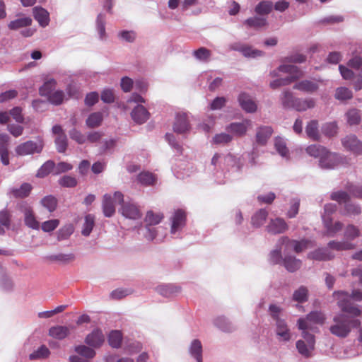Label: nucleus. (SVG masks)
I'll return each instance as SVG.
<instances>
[{
    "mask_svg": "<svg viewBox=\"0 0 362 362\" xmlns=\"http://www.w3.org/2000/svg\"><path fill=\"white\" fill-rule=\"evenodd\" d=\"M183 228H134L139 238L144 241L160 243L169 233L173 238L182 237Z\"/></svg>",
    "mask_w": 362,
    "mask_h": 362,
    "instance_id": "1",
    "label": "nucleus"
},
{
    "mask_svg": "<svg viewBox=\"0 0 362 362\" xmlns=\"http://www.w3.org/2000/svg\"><path fill=\"white\" fill-rule=\"evenodd\" d=\"M334 298L337 300V304L341 310L349 314L352 317H358L361 314V310L354 305L351 300L355 301L362 300V291L358 289L353 290L351 294L348 292L339 291L334 293Z\"/></svg>",
    "mask_w": 362,
    "mask_h": 362,
    "instance_id": "2",
    "label": "nucleus"
},
{
    "mask_svg": "<svg viewBox=\"0 0 362 362\" xmlns=\"http://www.w3.org/2000/svg\"><path fill=\"white\" fill-rule=\"evenodd\" d=\"M334 324L330 327V332L340 338L346 337L352 328L360 326L361 321L358 319H351L344 314H337L333 318Z\"/></svg>",
    "mask_w": 362,
    "mask_h": 362,
    "instance_id": "3",
    "label": "nucleus"
},
{
    "mask_svg": "<svg viewBox=\"0 0 362 362\" xmlns=\"http://www.w3.org/2000/svg\"><path fill=\"white\" fill-rule=\"evenodd\" d=\"M279 71L290 74L289 76L284 78H279L270 83V87L273 89L282 86H286L298 80L303 76V71L296 66L291 64H284L279 67Z\"/></svg>",
    "mask_w": 362,
    "mask_h": 362,
    "instance_id": "4",
    "label": "nucleus"
},
{
    "mask_svg": "<svg viewBox=\"0 0 362 362\" xmlns=\"http://www.w3.org/2000/svg\"><path fill=\"white\" fill-rule=\"evenodd\" d=\"M306 152L311 156L320 158V165L322 168L330 169L334 164L327 163V159L335 160L338 158L337 153L329 152L325 147L318 144L310 145L307 147Z\"/></svg>",
    "mask_w": 362,
    "mask_h": 362,
    "instance_id": "5",
    "label": "nucleus"
},
{
    "mask_svg": "<svg viewBox=\"0 0 362 362\" xmlns=\"http://www.w3.org/2000/svg\"><path fill=\"white\" fill-rule=\"evenodd\" d=\"M302 339H298L296 346L299 354L305 358L313 356L315 346V336L308 331L302 330Z\"/></svg>",
    "mask_w": 362,
    "mask_h": 362,
    "instance_id": "6",
    "label": "nucleus"
},
{
    "mask_svg": "<svg viewBox=\"0 0 362 362\" xmlns=\"http://www.w3.org/2000/svg\"><path fill=\"white\" fill-rule=\"evenodd\" d=\"M325 320V316L322 312L312 311L307 315L305 318H299L297 322V325L300 330H313V325H322Z\"/></svg>",
    "mask_w": 362,
    "mask_h": 362,
    "instance_id": "7",
    "label": "nucleus"
},
{
    "mask_svg": "<svg viewBox=\"0 0 362 362\" xmlns=\"http://www.w3.org/2000/svg\"><path fill=\"white\" fill-rule=\"evenodd\" d=\"M43 147V139L41 137H37L35 141L30 140L17 146L16 153L21 156L40 153L42 151Z\"/></svg>",
    "mask_w": 362,
    "mask_h": 362,
    "instance_id": "8",
    "label": "nucleus"
},
{
    "mask_svg": "<svg viewBox=\"0 0 362 362\" xmlns=\"http://www.w3.org/2000/svg\"><path fill=\"white\" fill-rule=\"evenodd\" d=\"M124 195L120 192H115L113 197L110 194H105L103 199V210L105 216L111 217L115 212V203L122 204Z\"/></svg>",
    "mask_w": 362,
    "mask_h": 362,
    "instance_id": "9",
    "label": "nucleus"
},
{
    "mask_svg": "<svg viewBox=\"0 0 362 362\" xmlns=\"http://www.w3.org/2000/svg\"><path fill=\"white\" fill-rule=\"evenodd\" d=\"M343 146L354 155H362V142L355 135H349L342 139Z\"/></svg>",
    "mask_w": 362,
    "mask_h": 362,
    "instance_id": "10",
    "label": "nucleus"
},
{
    "mask_svg": "<svg viewBox=\"0 0 362 362\" xmlns=\"http://www.w3.org/2000/svg\"><path fill=\"white\" fill-rule=\"evenodd\" d=\"M275 332L280 341L287 342L292 337V333L285 319L275 322Z\"/></svg>",
    "mask_w": 362,
    "mask_h": 362,
    "instance_id": "11",
    "label": "nucleus"
},
{
    "mask_svg": "<svg viewBox=\"0 0 362 362\" xmlns=\"http://www.w3.org/2000/svg\"><path fill=\"white\" fill-rule=\"evenodd\" d=\"M282 244L285 245L286 250L293 249L296 252H300L310 247L312 242L308 240L300 241L291 240L286 237L281 239Z\"/></svg>",
    "mask_w": 362,
    "mask_h": 362,
    "instance_id": "12",
    "label": "nucleus"
},
{
    "mask_svg": "<svg viewBox=\"0 0 362 362\" xmlns=\"http://www.w3.org/2000/svg\"><path fill=\"white\" fill-rule=\"evenodd\" d=\"M105 341V336L103 332L99 329H95L88 334L86 339L85 342L86 344L93 348H98L102 346Z\"/></svg>",
    "mask_w": 362,
    "mask_h": 362,
    "instance_id": "13",
    "label": "nucleus"
},
{
    "mask_svg": "<svg viewBox=\"0 0 362 362\" xmlns=\"http://www.w3.org/2000/svg\"><path fill=\"white\" fill-rule=\"evenodd\" d=\"M337 206L332 203L326 204L324 206V214H322V221L325 226H342L339 222H335L333 224V219L332 216L336 212Z\"/></svg>",
    "mask_w": 362,
    "mask_h": 362,
    "instance_id": "14",
    "label": "nucleus"
},
{
    "mask_svg": "<svg viewBox=\"0 0 362 362\" xmlns=\"http://www.w3.org/2000/svg\"><path fill=\"white\" fill-rule=\"evenodd\" d=\"M252 122L249 119H245L243 122H233L230 124L227 127L226 130L235 136H244L247 128L251 126Z\"/></svg>",
    "mask_w": 362,
    "mask_h": 362,
    "instance_id": "15",
    "label": "nucleus"
},
{
    "mask_svg": "<svg viewBox=\"0 0 362 362\" xmlns=\"http://www.w3.org/2000/svg\"><path fill=\"white\" fill-rule=\"evenodd\" d=\"M173 130L177 134H184L189 130V124L186 113L177 114Z\"/></svg>",
    "mask_w": 362,
    "mask_h": 362,
    "instance_id": "16",
    "label": "nucleus"
},
{
    "mask_svg": "<svg viewBox=\"0 0 362 362\" xmlns=\"http://www.w3.org/2000/svg\"><path fill=\"white\" fill-rule=\"evenodd\" d=\"M19 209L24 215L25 224L27 226H39V223L30 206L26 203H23L19 206Z\"/></svg>",
    "mask_w": 362,
    "mask_h": 362,
    "instance_id": "17",
    "label": "nucleus"
},
{
    "mask_svg": "<svg viewBox=\"0 0 362 362\" xmlns=\"http://www.w3.org/2000/svg\"><path fill=\"white\" fill-rule=\"evenodd\" d=\"M41 228L45 233H49L50 236L54 235L58 241L66 240L74 233V228H59L56 232H54L56 228Z\"/></svg>",
    "mask_w": 362,
    "mask_h": 362,
    "instance_id": "18",
    "label": "nucleus"
},
{
    "mask_svg": "<svg viewBox=\"0 0 362 362\" xmlns=\"http://www.w3.org/2000/svg\"><path fill=\"white\" fill-rule=\"evenodd\" d=\"M131 115L136 123L141 124L147 121L150 114L143 105H139L132 110Z\"/></svg>",
    "mask_w": 362,
    "mask_h": 362,
    "instance_id": "19",
    "label": "nucleus"
},
{
    "mask_svg": "<svg viewBox=\"0 0 362 362\" xmlns=\"http://www.w3.org/2000/svg\"><path fill=\"white\" fill-rule=\"evenodd\" d=\"M240 107L247 112H255L257 110V105L251 97L245 93H242L238 97Z\"/></svg>",
    "mask_w": 362,
    "mask_h": 362,
    "instance_id": "20",
    "label": "nucleus"
},
{
    "mask_svg": "<svg viewBox=\"0 0 362 362\" xmlns=\"http://www.w3.org/2000/svg\"><path fill=\"white\" fill-rule=\"evenodd\" d=\"M334 257V255L327 248H318L308 254V258L316 261H327Z\"/></svg>",
    "mask_w": 362,
    "mask_h": 362,
    "instance_id": "21",
    "label": "nucleus"
},
{
    "mask_svg": "<svg viewBox=\"0 0 362 362\" xmlns=\"http://www.w3.org/2000/svg\"><path fill=\"white\" fill-rule=\"evenodd\" d=\"M122 214L130 219H138L141 217V213L138 206L132 203H127L122 205Z\"/></svg>",
    "mask_w": 362,
    "mask_h": 362,
    "instance_id": "22",
    "label": "nucleus"
},
{
    "mask_svg": "<svg viewBox=\"0 0 362 362\" xmlns=\"http://www.w3.org/2000/svg\"><path fill=\"white\" fill-rule=\"evenodd\" d=\"M230 47L232 49L240 51L245 57H256L263 54V52L260 50L253 49L250 46L242 45L239 43H234L231 45Z\"/></svg>",
    "mask_w": 362,
    "mask_h": 362,
    "instance_id": "23",
    "label": "nucleus"
},
{
    "mask_svg": "<svg viewBox=\"0 0 362 362\" xmlns=\"http://www.w3.org/2000/svg\"><path fill=\"white\" fill-rule=\"evenodd\" d=\"M273 133L271 127L264 126L257 129L256 133V141L259 145H265Z\"/></svg>",
    "mask_w": 362,
    "mask_h": 362,
    "instance_id": "24",
    "label": "nucleus"
},
{
    "mask_svg": "<svg viewBox=\"0 0 362 362\" xmlns=\"http://www.w3.org/2000/svg\"><path fill=\"white\" fill-rule=\"evenodd\" d=\"M318 88V84L316 82L309 80L301 81L293 86L294 89L308 93H313L317 91Z\"/></svg>",
    "mask_w": 362,
    "mask_h": 362,
    "instance_id": "25",
    "label": "nucleus"
},
{
    "mask_svg": "<svg viewBox=\"0 0 362 362\" xmlns=\"http://www.w3.org/2000/svg\"><path fill=\"white\" fill-rule=\"evenodd\" d=\"M70 334V328L66 326L57 325L49 329V335L54 339L62 340Z\"/></svg>",
    "mask_w": 362,
    "mask_h": 362,
    "instance_id": "26",
    "label": "nucleus"
},
{
    "mask_svg": "<svg viewBox=\"0 0 362 362\" xmlns=\"http://www.w3.org/2000/svg\"><path fill=\"white\" fill-rule=\"evenodd\" d=\"M33 187L30 184L24 182L18 188H13L11 189V194L15 198L23 199L28 197Z\"/></svg>",
    "mask_w": 362,
    "mask_h": 362,
    "instance_id": "27",
    "label": "nucleus"
},
{
    "mask_svg": "<svg viewBox=\"0 0 362 362\" xmlns=\"http://www.w3.org/2000/svg\"><path fill=\"white\" fill-rule=\"evenodd\" d=\"M295 102L293 109L298 112L306 111L307 110L312 109L315 106V100L313 98L301 99L297 98Z\"/></svg>",
    "mask_w": 362,
    "mask_h": 362,
    "instance_id": "28",
    "label": "nucleus"
},
{
    "mask_svg": "<svg viewBox=\"0 0 362 362\" xmlns=\"http://www.w3.org/2000/svg\"><path fill=\"white\" fill-rule=\"evenodd\" d=\"M285 268L289 272H294L300 269L301 261L291 255H286L283 260Z\"/></svg>",
    "mask_w": 362,
    "mask_h": 362,
    "instance_id": "29",
    "label": "nucleus"
},
{
    "mask_svg": "<svg viewBox=\"0 0 362 362\" xmlns=\"http://www.w3.org/2000/svg\"><path fill=\"white\" fill-rule=\"evenodd\" d=\"M267 19L263 17L254 16L247 18L245 21L244 25L248 28H255L256 30L260 29L267 25Z\"/></svg>",
    "mask_w": 362,
    "mask_h": 362,
    "instance_id": "30",
    "label": "nucleus"
},
{
    "mask_svg": "<svg viewBox=\"0 0 362 362\" xmlns=\"http://www.w3.org/2000/svg\"><path fill=\"white\" fill-rule=\"evenodd\" d=\"M33 15L35 19L42 26H46L49 22V13L42 7H35L33 8Z\"/></svg>",
    "mask_w": 362,
    "mask_h": 362,
    "instance_id": "31",
    "label": "nucleus"
},
{
    "mask_svg": "<svg viewBox=\"0 0 362 362\" xmlns=\"http://www.w3.org/2000/svg\"><path fill=\"white\" fill-rule=\"evenodd\" d=\"M189 354L197 362H202V346L198 339H194L189 346Z\"/></svg>",
    "mask_w": 362,
    "mask_h": 362,
    "instance_id": "32",
    "label": "nucleus"
},
{
    "mask_svg": "<svg viewBox=\"0 0 362 362\" xmlns=\"http://www.w3.org/2000/svg\"><path fill=\"white\" fill-rule=\"evenodd\" d=\"M180 288L173 284L160 285L156 288L157 292L163 296L171 297L180 292Z\"/></svg>",
    "mask_w": 362,
    "mask_h": 362,
    "instance_id": "33",
    "label": "nucleus"
},
{
    "mask_svg": "<svg viewBox=\"0 0 362 362\" xmlns=\"http://www.w3.org/2000/svg\"><path fill=\"white\" fill-rule=\"evenodd\" d=\"M309 291L306 286H300L294 291L292 299L299 303H303L308 300Z\"/></svg>",
    "mask_w": 362,
    "mask_h": 362,
    "instance_id": "34",
    "label": "nucleus"
},
{
    "mask_svg": "<svg viewBox=\"0 0 362 362\" xmlns=\"http://www.w3.org/2000/svg\"><path fill=\"white\" fill-rule=\"evenodd\" d=\"M164 218V215L161 212H154L152 210L148 211L145 217V221L147 225L156 226L159 224Z\"/></svg>",
    "mask_w": 362,
    "mask_h": 362,
    "instance_id": "35",
    "label": "nucleus"
},
{
    "mask_svg": "<svg viewBox=\"0 0 362 362\" xmlns=\"http://www.w3.org/2000/svg\"><path fill=\"white\" fill-rule=\"evenodd\" d=\"M47 258L53 262H58L62 264H68L71 262H73L76 259V256L73 253H59L49 255Z\"/></svg>",
    "mask_w": 362,
    "mask_h": 362,
    "instance_id": "36",
    "label": "nucleus"
},
{
    "mask_svg": "<svg viewBox=\"0 0 362 362\" xmlns=\"http://www.w3.org/2000/svg\"><path fill=\"white\" fill-rule=\"evenodd\" d=\"M32 23V19L30 17H23L11 21L8 27L11 30H18L22 28L28 27Z\"/></svg>",
    "mask_w": 362,
    "mask_h": 362,
    "instance_id": "37",
    "label": "nucleus"
},
{
    "mask_svg": "<svg viewBox=\"0 0 362 362\" xmlns=\"http://www.w3.org/2000/svg\"><path fill=\"white\" fill-rule=\"evenodd\" d=\"M305 132L309 138L317 141L320 139L317 122L316 120L310 121L306 126Z\"/></svg>",
    "mask_w": 362,
    "mask_h": 362,
    "instance_id": "38",
    "label": "nucleus"
},
{
    "mask_svg": "<svg viewBox=\"0 0 362 362\" xmlns=\"http://www.w3.org/2000/svg\"><path fill=\"white\" fill-rule=\"evenodd\" d=\"M187 214L183 209H177L172 217L171 226H181L186 224Z\"/></svg>",
    "mask_w": 362,
    "mask_h": 362,
    "instance_id": "39",
    "label": "nucleus"
},
{
    "mask_svg": "<svg viewBox=\"0 0 362 362\" xmlns=\"http://www.w3.org/2000/svg\"><path fill=\"white\" fill-rule=\"evenodd\" d=\"M214 325L221 330L226 332H232L234 327L231 322L225 317H218L214 320Z\"/></svg>",
    "mask_w": 362,
    "mask_h": 362,
    "instance_id": "40",
    "label": "nucleus"
},
{
    "mask_svg": "<svg viewBox=\"0 0 362 362\" xmlns=\"http://www.w3.org/2000/svg\"><path fill=\"white\" fill-rule=\"evenodd\" d=\"M268 216V211L261 209L258 210L252 217V224L255 226L264 225Z\"/></svg>",
    "mask_w": 362,
    "mask_h": 362,
    "instance_id": "41",
    "label": "nucleus"
},
{
    "mask_svg": "<svg viewBox=\"0 0 362 362\" xmlns=\"http://www.w3.org/2000/svg\"><path fill=\"white\" fill-rule=\"evenodd\" d=\"M139 182L146 186L153 185L156 182L155 175L149 172H142L138 175Z\"/></svg>",
    "mask_w": 362,
    "mask_h": 362,
    "instance_id": "42",
    "label": "nucleus"
},
{
    "mask_svg": "<svg viewBox=\"0 0 362 362\" xmlns=\"http://www.w3.org/2000/svg\"><path fill=\"white\" fill-rule=\"evenodd\" d=\"M296 98H297L294 97L291 91H283L282 97L281 98L283 107L284 108H293Z\"/></svg>",
    "mask_w": 362,
    "mask_h": 362,
    "instance_id": "43",
    "label": "nucleus"
},
{
    "mask_svg": "<svg viewBox=\"0 0 362 362\" xmlns=\"http://www.w3.org/2000/svg\"><path fill=\"white\" fill-rule=\"evenodd\" d=\"M273 8V4L270 1H262L255 7V11L259 15H268Z\"/></svg>",
    "mask_w": 362,
    "mask_h": 362,
    "instance_id": "44",
    "label": "nucleus"
},
{
    "mask_svg": "<svg viewBox=\"0 0 362 362\" xmlns=\"http://www.w3.org/2000/svg\"><path fill=\"white\" fill-rule=\"evenodd\" d=\"M40 203L49 212L55 211L57 206V199L52 195L45 196L41 199Z\"/></svg>",
    "mask_w": 362,
    "mask_h": 362,
    "instance_id": "45",
    "label": "nucleus"
},
{
    "mask_svg": "<svg viewBox=\"0 0 362 362\" xmlns=\"http://www.w3.org/2000/svg\"><path fill=\"white\" fill-rule=\"evenodd\" d=\"M50 354L48 348L42 345L36 351L30 354L29 358L30 360L43 359L47 358Z\"/></svg>",
    "mask_w": 362,
    "mask_h": 362,
    "instance_id": "46",
    "label": "nucleus"
},
{
    "mask_svg": "<svg viewBox=\"0 0 362 362\" xmlns=\"http://www.w3.org/2000/svg\"><path fill=\"white\" fill-rule=\"evenodd\" d=\"M55 163L52 160L45 162L37 173V177H44L48 175L51 172H54Z\"/></svg>",
    "mask_w": 362,
    "mask_h": 362,
    "instance_id": "47",
    "label": "nucleus"
},
{
    "mask_svg": "<svg viewBox=\"0 0 362 362\" xmlns=\"http://www.w3.org/2000/svg\"><path fill=\"white\" fill-rule=\"evenodd\" d=\"M346 116L347 119V122L350 125H356L361 122V117L360 115V111L357 109L354 108L349 110L346 112Z\"/></svg>",
    "mask_w": 362,
    "mask_h": 362,
    "instance_id": "48",
    "label": "nucleus"
},
{
    "mask_svg": "<svg viewBox=\"0 0 362 362\" xmlns=\"http://www.w3.org/2000/svg\"><path fill=\"white\" fill-rule=\"evenodd\" d=\"M103 121L102 113L93 112L89 115L86 119V124L90 128H95L100 125Z\"/></svg>",
    "mask_w": 362,
    "mask_h": 362,
    "instance_id": "49",
    "label": "nucleus"
},
{
    "mask_svg": "<svg viewBox=\"0 0 362 362\" xmlns=\"http://www.w3.org/2000/svg\"><path fill=\"white\" fill-rule=\"evenodd\" d=\"M330 199L336 201L339 204H347L350 201V196L349 194L344 191L334 192L330 194Z\"/></svg>",
    "mask_w": 362,
    "mask_h": 362,
    "instance_id": "50",
    "label": "nucleus"
},
{
    "mask_svg": "<svg viewBox=\"0 0 362 362\" xmlns=\"http://www.w3.org/2000/svg\"><path fill=\"white\" fill-rule=\"evenodd\" d=\"M122 339V333L119 331H112L108 337L109 344L112 348H118L120 346Z\"/></svg>",
    "mask_w": 362,
    "mask_h": 362,
    "instance_id": "51",
    "label": "nucleus"
},
{
    "mask_svg": "<svg viewBox=\"0 0 362 362\" xmlns=\"http://www.w3.org/2000/svg\"><path fill=\"white\" fill-rule=\"evenodd\" d=\"M57 82L54 79L52 78L46 82L40 88V93L41 95L47 96L51 93L54 91Z\"/></svg>",
    "mask_w": 362,
    "mask_h": 362,
    "instance_id": "52",
    "label": "nucleus"
},
{
    "mask_svg": "<svg viewBox=\"0 0 362 362\" xmlns=\"http://www.w3.org/2000/svg\"><path fill=\"white\" fill-rule=\"evenodd\" d=\"M328 246L331 249H334L338 251L347 250L354 248V245L349 241H330L328 243Z\"/></svg>",
    "mask_w": 362,
    "mask_h": 362,
    "instance_id": "53",
    "label": "nucleus"
},
{
    "mask_svg": "<svg viewBox=\"0 0 362 362\" xmlns=\"http://www.w3.org/2000/svg\"><path fill=\"white\" fill-rule=\"evenodd\" d=\"M75 351L86 358H93L95 355V351L92 348L85 345L76 346Z\"/></svg>",
    "mask_w": 362,
    "mask_h": 362,
    "instance_id": "54",
    "label": "nucleus"
},
{
    "mask_svg": "<svg viewBox=\"0 0 362 362\" xmlns=\"http://www.w3.org/2000/svg\"><path fill=\"white\" fill-rule=\"evenodd\" d=\"M48 100L55 105H58L62 103L64 99V93L62 90H54L47 96Z\"/></svg>",
    "mask_w": 362,
    "mask_h": 362,
    "instance_id": "55",
    "label": "nucleus"
},
{
    "mask_svg": "<svg viewBox=\"0 0 362 362\" xmlns=\"http://www.w3.org/2000/svg\"><path fill=\"white\" fill-rule=\"evenodd\" d=\"M269 313L272 319L275 322H276L279 320H284V318L281 317L282 308L276 304H271L269 305Z\"/></svg>",
    "mask_w": 362,
    "mask_h": 362,
    "instance_id": "56",
    "label": "nucleus"
},
{
    "mask_svg": "<svg viewBox=\"0 0 362 362\" xmlns=\"http://www.w3.org/2000/svg\"><path fill=\"white\" fill-rule=\"evenodd\" d=\"M353 97L351 90L345 87H340L336 90L335 98L339 100H346Z\"/></svg>",
    "mask_w": 362,
    "mask_h": 362,
    "instance_id": "57",
    "label": "nucleus"
},
{
    "mask_svg": "<svg viewBox=\"0 0 362 362\" xmlns=\"http://www.w3.org/2000/svg\"><path fill=\"white\" fill-rule=\"evenodd\" d=\"M361 213V207L356 204L349 202L344 205V214L348 216H356Z\"/></svg>",
    "mask_w": 362,
    "mask_h": 362,
    "instance_id": "58",
    "label": "nucleus"
},
{
    "mask_svg": "<svg viewBox=\"0 0 362 362\" xmlns=\"http://www.w3.org/2000/svg\"><path fill=\"white\" fill-rule=\"evenodd\" d=\"M274 146L278 153L282 156H286L288 153V150L286 146V143L283 139L277 137L274 141Z\"/></svg>",
    "mask_w": 362,
    "mask_h": 362,
    "instance_id": "59",
    "label": "nucleus"
},
{
    "mask_svg": "<svg viewBox=\"0 0 362 362\" xmlns=\"http://www.w3.org/2000/svg\"><path fill=\"white\" fill-rule=\"evenodd\" d=\"M55 144L58 152H65L67 148V138L66 134H61V136H57L55 139Z\"/></svg>",
    "mask_w": 362,
    "mask_h": 362,
    "instance_id": "60",
    "label": "nucleus"
},
{
    "mask_svg": "<svg viewBox=\"0 0 362 362\" xmlns=\"http://www.w3.org/2000/svg\"><path fill=\"white\" fill-rule=\"evenodd\" d=\"M11 214L9 210L4 209L0 211V226H10L11 223Z\"/></svg>",
    "mask_w": 362,
    "mask_h": 362,
    "instance_id": "61",
    "label": "nucleus"
},
{
    "mask_svg": "<svg viewBox=\"0 0 362 362\" xmlns=\"http://www.w3.org/2000/svg\"><path fill=\"white\" fill-rule=\"evenodd\" d=\"M193 55L199 60L207 61L211 56V51L205 47H200L194 51Z\"/></svg>",
    "mask_w": 362,
    "mask_h": 362,
    "instance_id": "62",
    "label": "nucleus"
},
{
    "mask_svg": "<svg viewBox=\"0 0 362 362\" xmlns=\"http://www.w3.org/2000/svg\"><path fill=\"white\" fill-rule=\"evenodd\" d=\"M233 139V137L226 133H221L216 134L213 138V142L215 144H226L230 142Z\"/></svg>",
    "mask_w": 362,
    "mask_h": 362,
    "instance_id": "63",
    "label": "nucleus"
},
{
    "mask_svg": "<svg viewBox=\"0 0 362 362\" xmlns=\"http://www.w3.org/2000/svg\"><path fill=\"white\" fill-rule=\"evenodd\" d=\"M59 183L64 187H74L77 185V180L74 177L64 175L59 179Z\"/></svg>",
    "mask_w": 362,
    "mask_h": 362,
    "instance_id": "64",
    "label": "nucleus"
}]
</instances>
